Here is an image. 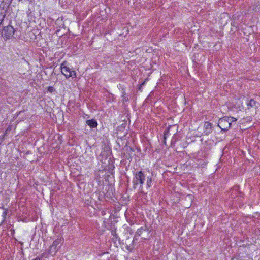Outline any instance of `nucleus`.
Here are the masks:
<instances>
[{"instance_id": "nucleus-14", "label": "nucleus", "mask_w": 260, "mask_h": 260, "mask_svg": "<svg viewBox=\"0 0 260 260\" xmlns=\"http://www.w3.org/2000/svg\"><path fill=\"white\" fill-rule=\"evenodd\" d=\"M112 235H113L112 241L114 242V243H115L117 240H120V238L117 235L115 230L112 231Z\"/></svg>"}, {"instance_id": "nucleus-16", "label": "nucleus", "mask_w": 260, "mask_h": 260, "mask_svg": "<svg viewBox=\"0 0 260 260\" xmlns=\"http://www.w3.org/2000/svg\"><path fill=\"white\" fill-rule=\"evenodd\" d=\"M152 178V175L147 177L146 183H147V186L148 187H150L151 186Z\"/></svg>"}, {"instance_id": "nucleus-23", "label": "nucleus", "mask_w": 260, "mask_h": 260, "mask_svg": "<svg viewBox=\"0 0 260 260\" xmlns=\"http://www.w3.org/2000/svg\"><path fill=\"white\" fill-rule=\"evenodd\" d=\"M128 100V98L127 97L126 98L124 96H123V102H124V101H125L126 102H127Z\"/></svg>"}, {"instance_id": "nucleus-24", "label": "nucleus", "mask_w": 260, "mask_h": 260, "mask_svg": "<svg viewBox=\"0 0 260 260\" xmlns=\"http://www.w3.org/2000/svg\"><path fill=\"white\" fill-rule=\"evenodd\" d=\"M137 240H134V238H133V243L134 244L135 243H136V241Z\"/></svg>"}, {"instance_id": "nucleus-5", "label": "nucleus", "mask_w": 260, "mask_h": 260, "mask_svg": "<svg viewBox=\"0 0 260 260\" xmlns=\"http://www.w3.org/2000/svg\"><path fill=\"white\" fill-rule=\"evenodd\" d=\"M14 34V29L11 25L4 27L2 32V35L5 40L12 38Z\"/></svg>"}, {"instance_id": "nucleus-2", "label": "nucleus", "mask_w": 260, "mask_h": 260, "mask_svg": "<svg viewBox=\"0 0 260 260\" xmlns=\"http://www.w3.org/2000/svg\"><path fill=\"white\" fill-rule=\"evenodd\" d=\"M237 119L231 116H225L220 118L218 121V126L223 131H227L231 127L232 123L236 121Z\"/></svg>"}, {"instance_id": "nucleus-29", "label": "nucleus", "mask_w": 260, "mask_h": 260, "mask_svg": "<svg viewBox=\"0 0 260 260\" xmlns=\"http://www.w3.org/2000/svg\"><path fill=\"white\" fill-rule=\"evenodd\" d=\"M53 94H52V96H53V97H51V99H53V98H55V96H54V95H53Z\"/></svg>"}, {"instance_id": "nucleus-3", "label": "nucleus", "mask_w": 260, "mask_h": 260, "mask_svg": "<svg viewBox=\"0 0 260 260\" xmlns=\"http://www.w3.org/2000/svg\"><path fill=\"white\" fill-rule=\"evenodd\" d=\"M151 230H150L146 225L138 229L134 236V240H138V238L140 236L142 237L143 240H147L151 237Z\"/></svg>"}, {"instance_id": "nucleus-4", "label": "nucleus", "mask_w": 260, "mask_h": 260, "mask_svg": "<svg viewBox=\"0 0 260 260\" xmlns=\"http://www.w3.org/2000/svg\"><path fill=\"white\" fill-rule=\"evenodd\" d=\"M134 177L133 179V188L136 189L137 186L139 184L142 187L145 180V176L142 171L134 172Z\"/></svg>"}, {"instance_id": "nucleus-19", "label": "nucleus", "mask_w": 260, "mask_h": 260, "mask_svg": "<svg viewBox=\"0 0 260 260\" xmlns=\"http://www.w3.org/2000/svg\"><path fill=\"white\" fill-rule=\"evenodd\" d=\"M169 130H170V128H167L166 129H165V131L164 133V138H164V142L165 143H166V140L167 137L169 134Z\"/></svg>"}, {"instance_id": "nucleus-12", "label": "nucleus", "mask_w": 260, "mask_h": 260, "mask_svg": "<svg viewBox=\"0 0 260 260\" xmlns=\"http://www.w3.org/2000/svg\"><path fill=\"white\" fill-rule=\"evenodd\" d=\"M107 198H109L107 191L106 192H105L104 191L99 192V199L100 201L106 200Z\"/></svg>"}, {"instance_id": "nucleus-28", "label": "nucleus", "mask_w": 260, "mask_h": 260, "mask_svg": "<svg viewBox=\"0 0 260 260\" xmlns=\"http://www.w3.org/2000/svg\"><path fill=\"white\" fill-rule=\"evenodd\" d=\"M53 94H52V96H53V97H51V99H53V98H55V96H54V95H53Z\"/></svg>"}, {"instance_id": "nucleus-11", "label": "nucleus", "mask_w": 260, "mask_h": 260, "mask_svg": "<svg viewBox=\"0 0 260 260\" xmlns=\"http://www.w3.org/2000/svg\"><path fill=\"white\" fill-rule=\"evenodd\" d=\"M86 123L88 126H90V128H95L98 126V122L96 120L94 119L87 120Z\"/></svg>"}, {"instance_id": "nucleus-15", "label": "nucleus", "mask_w": 260, "mask_h": 260, "mask_svg": "<svg viewBox=\"0 0 260 260\" xmlns=\"http://www.w3.org/2000/svg\"><path fill=\"white\" fill-rule=\"evenodd\" d=\"M49 252L50 253L51 256H54L55 255V253L57 251L56 248L52 246V245L49 247V249L48 250Z\"/></svg>"}, {"instance_id": "nucleus-26", "label": "nucleus", "mask_w": 260, "mask_h": 260, "mask_svg": "<svg viewBox=\"0 0 260 260\" xmlns=\"http://www.w3.org/2000/svg\"><path fill=\"white\" fill-rule=\"evenodd\" d=\"M53 94H52V96H53V97H51V99H53V98H55V96H54V95H53Z\"/></svg>"}, {"instance_id": "nucleus-27", "label": "nucleus", "mask_w": 260, "mask_h": 260, "mask_svg": "<svg viewBox=\"0 0 260 260\" xmlns=\"http://www.w3.org/2000/svg\"><path fill=\"white\" fill-rule=\"evenodd\" d=\"M53 94H52V96H53V97H51V99H53V98H55V96H54V95H53Z\"/></svg>"}, {"instance_id": "nucleus-22", "label": "nucleus", "mask_w": 260, "mask_h": 260, "mask_svg": "<svg viewBox=\"0 0 260 260\" xmlns=\"http://www.w3.org/2000/svg\"><path fill=\"white\" fill-rule=\"evenodd\" d=\"M42 257L41 255L37 256L36 258H35V260H41L42 259Z\"/></svg>"}, {"instance_id": "nucleus-18", "label": "nucleus", "mask_w": 260, "mask_h": 260, "mask_svg": "<svg viewBox=\"0 0 260 260\" xmlns=\"http://www.w3.org/2000/svg\"><path fill=\"white\" fill-rule=\"evenodd\" d=\"M61 238L59 239L58 238L57 239H56L55 241H54L52 245L56 248V247L61 242Z\"/></svg>"}, {"instance_id": "nucleus-7", "label": "nucleus", "mask_w": 260, "mask_h": 260, "mask_svg": "<svg viewBox=\"0 0 260 260\" xmlns=\"http://www.w3.org/2000/svg\"><path fill=\"white\" fill-rule=\"evenodd\" d=\"M231 196L232 198H238L240 201L244 198V194L239 190V186H234L230 191Z\"/></svg>"}, {"instance_id": "nucleus-17", "label": "nucleus", "mask_w": 260, "mask_h": 260, "mask_svg": "<svg viewBox=\"0 0 260 260\" xmlns=\"http://www.w3.org/2000/svg\"><path fill=\"white\" fill-rule=\"evenodd\" d=\"M42 257V258H48L49 256L51 255V254L50 252H49V251L47 250V251H44L43 253H42L41 255H40Z\"/></svg>"}, {"instance_id": "nucleus-21", "label": "nucleus", "mask_w": 260, "mask_h": 260, "mask_svg": "<svg viewBox=\"0 0 260 260\" xmlns=\"http://www.w3.org/2000/svg\"><path fill=\"white\" fill-rule=\"evenodd\" d=\"M5 17V15L0 13V25H1Z\"/></svg>"}, {"instance_id": "nucleus-6", "label": "nucleus", "mask_w": 260, "mask_h": 260, "mask_svg": "<svg viewBox=\"0 0 260 260\" xmlns=\"http://www.w3.org/2000/svg\"><path fill=\"white\" fill-rule=\"evenodd\" d=\"M65 62L62 63L61 64V73L63 74L67 78L69 77H76V73L74 71H71V69L65 65Z\"/></svg>"}, {"instance_id": "nucleus-10", "label": "nucleus", "mask_w": 260, "mask_h": 260, "mask_svg": "<svg viewBox=\"0 0 260 260\" xmlns=\"http://www.w3.org/2000/svg\"><path fill=\"white\" fill-rule=\"evenodd\" d=\"M204 127L205 128L204 133L206 135H208L212 132V125L209 122H205Z\"/></svg>"}, {"instance_id": "nucleus-20", "label": "nucleus", "mask_w": 260, "mask_h": 260, "mask_svg": "<svg viewBox=\"0 0 260 260\" xmlns=\"http://www.w3.org/2000/svg\"><path fill=\"white\" fill-rule=\"evenodd\" d=\"M47 91L51 93H53L55 91V89L52 86H49L47 88Z\"/></svg>"}, {"instance_id": "nucleus-13", "label": "nucleus", "mask_w": 260, "mask_h": 260, "mask_svg": "<svg viewBox=\"0 0 260 260\" xmlns=\"http://www.w3.org/2000/svg\"><path fill=\"white\" fill-rule=\"evenodd\" d=\"M229 19V16L227 14L224 13L221 15V23L222 25H225L227 23L228 20Z\"/></svg>"}, {"instance_id": "nucleus-30", "label": "nucleus", "mask_w": 260, "mask_h": 260, "mask_svg": "<svg viewBox=\"0 0 260 260\" xmlns=\"http://www.w3.org/2000/svg\"><path fill=\"white\" fill-rule=\"evenodd\" d=\"M232 260H238V259L237 258H233L232 259Z\"/></svg>"}, {"instance_id": "nucleus-9", "label": "nucleus", "mask_w": 260, "mask_h": 260, "mask_svg": "<svg viewBox=\"0 0 260 260\" xmlns=\"http://www.w3.org/2000/svg\"><path fill=\"white\" fill-rule=\"evenodd\" d=\"M124 150L125 152L124 153V157L125 159H128L132 156V153L134 152V148L131 147H126L125 148Z\"/></svg>"}, {"instance_id": "nucleus-25", "label": "nucleus", "mask_w": 260, "mask_h": 260, "mask_svg": "<svg viewBox=\"0 0 260 260\" xmlns=\"http://www.w3.org/2000/svg\"><path fill=\"white\" fill-rule=\"evenodd\" d=\"M53 94H52V96H53V97H51V99H53V98H55V96H54V95H53Z\"/></svg>"}, {"instance_id": "nucleus-8", "label": "nucleus", "mask_w": 260, "mask_h": 260, "mask_svg": "<svg viewBox=\"0 0 260 260\" xmlns=\"http://www.w3.org/2000/svg\"><path fill=\"white\" fill-rule=\"evenodd\" d=\"M7 214V209L0 207V226L4 223Z\"/></svg>"}, {"instance_id": "nucleus-1", "label": "nucleus", "mask_w": 260, "mask_h": 260, "mask_svg": "<svg viewBox=\"0 0 260 260\" xmlns=\"http://www.w3.org/2000/svg\"><path fill=\"white\" fill-rule=\"evenodd\" d=\"M241 100L242 102H244L245 104L244 108L246 112L257 113V109L260 107L259 103H257L252 99L245 97L241 98Z\"/></svg>"}]
</instances>
